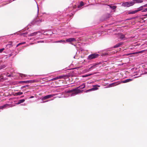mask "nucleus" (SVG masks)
Listing matches in <instances>:
<instances>
[{"instance_id":"79ce46f5","label":"nucleus","mask_w":147,"mask_h":147,"mask_svg":"<svg viewBox=\"0 0 147 147\" xmlns=\"http://www.w3.org/2000/svg\"><path fill=\"white\" fill-rule=\"evenodd\" d=\"M131 54H132V53H129V54H127V55H130Z\"/></svg>"},{"instance_id":"f03ea898","label":"nucleus","mask_w":147,"mask_h":147,"mask_svg":"<svg viewBox=\"0 0 147 147\" xmlns=\"http://www.w3.org/2000/svg\"><path fill=\"white\" fill-rule=\"evenodd\" d=\"M134 4V2L132 0V1H131L123 2L122 3V5L125 7H129L133 5Z\"/></svg>"},{"instance_id":"f3484780","label":"nucleus","mask_w":147,"mask_h":147,"mask_svg":"<svg viewBox=\"0 0 147 147\" xmlns=\"http://www.w3.org/2000/svg\"><path fill=\"white\" fill-rule=\"evenodd\" d=\"M145 50H142L141 51H138L137 52H134L132 53L133 54H136L138 53H141L144 52Z\"/></svg>"},{"instance_id":"f8f14e48","label":"nucleus","mask_w":147,"mask_h":147,"mask_svg":"<svg viewBox=\"0 0 147 147\" xmlns=\"http://www.w3.org/2000/svg\"><path fill=\"white\" fill-rule=\"evenodd\" d=\"M34 80H27V81H21L20 82L24 83L25 84H28L29 83H32L34 82Z\"/></svg>"},{"instance_id":"a18cd8bd","label":"nucleus","mask_w":147,"mask_h":147,"mask_svg":"<svg viewBox=\"0 0 147 147\" xmlns=\"http://www.w3.org/2000/svg\"><path fill=\"white\" fill-rule=\"evenodd\" d=\"M68 15H68V14H67V13H65V16H68Z\"/></svg>"},{"instance_id":"6ab92c4d","label":"nucleus","mask_w":147,"mask_h":147,"mask_svg":"<svg viewBox=\"0 0 147 147\" xmlns=\"http://www.w3.org/2000/svg\"><path fill=\"white\" fill-rule=\"evenodd\" d=\"M137 12V11L136 10L134 11L128 12V14H134L136 13Z\"/></svg>"},{"instance_id":"58836bf2","label":"nucleus","mask_w":147,"mask_h":147,"mask_svg":"<svg viewBox=\"0 0 147 147\" xmlns=\"http://www.w3.org/2000/svg\"><path fill=\"white\" fill-rule=\"evenodd\" d=\"M95 66V65H94L92 66L90 68H94V67Z\"/></svg>"},{"instance_id":"de8ad7c7","label":"nucleus","mask_w":147,"mask_h":147,"mask_svg":"<svg viewBox=\"0 0 147 147\" xmlns=\"http://www.w3.org/2000/svg\"><path fill=\"white\" fill-rule=\"evenodd\" d=\"M60 16V17H61V18H60V19H62L63 18H61V16Z\"/></svg>"},{"instance_id":"72a5a7b5","label":"nucleus","mask_w":147,"mask_h":147,"mask_svg":"<svg viewBox=\"0 0 147 147\" xmlns=\"http://www.w3.org/2000/svg\"><path fill=\"white\" fill-rule=\"evenodd\" d=\"M74 33H77V35H78L79 34V33H80V32H78V31L75 32Z\"/></svg>"},{"instance_id":"20e7f679","label":"nucleus","mask_w":147,"mask_h":147,"mask_svg":"<svg viewBox=\"0 0 147 147\" xmlns=\"http://www.w3.org/2000/svg\"><path fill=\"white\" fill-rule=\"evenodd\" d=\"M111 16V14L110 13H107L104 14L102 17V21L107 20Z\"/></svg>"},{"instance_id":"a211bd4d","label":"nucleus","mask_w":147,"mask_h":147,"mask_svg":"<svg viewBox=\"0 0 147 147\" xmlns=\"http://www.w3.org/2000/svg\"><path fill=\"white\" fill-rule=\"evenodd\" d=\"M66 41L64 40H58L57 41H56L55 42L56 43H65Z\"/></svg>"},{"instance_id":"2eb2a0df","label":"nucleus","mask_w":147,"mask_h":147,"mask_svg":"<svg viewBox=\"0 0 147 147\" xmlns=\"http://www.w3.org/2000/svg\"><path fill=\"white\" fill-rule=\"evenodd\" d=\"M84 5V2L81 1L79 5H78V8H81L82 6H83Z\"/></svg>"},{"instance_id":"3c124183","label":"nucleus","mask_w":147,"mask_h":147,"mask_svg":"<svg viewBox=\"0 0 147 147\" xmlns=\"http://www.w3.org/2000/svg\"><path fill=\"white\" fill-rule=\"evenodd\" d=\"M34 97L33 96H32L31 97H30V98H33Z\"/></svg>"},{"instance_id":"cd10ccee","label":"nucleus","mask_w":147,"mask_h":147,"mask_svg":"<svg viewBox=\"0 0 147 147\" xmlns=\"http://www.w3.org/2000/svg\"><path fill=\"white\" fill-rule=\"evenodd\" d=\"M108 55V53H103L102 54V56H106Z\"/></svg>"},{"instance_id":"09e8293b","label":"nucleus","mask_w":147,"mask_h":147,"mask_svg":"<svg viewBox=\"0 0 147 147\" xmlns=\"http://www.w3.org/2000/svg\"><path fill=\"white\" fill-rule=\"evenodd\" d=\"M57 14H54V15H55V16H57Z\"/></svg>"},{"instance_id":"4c0bfd02","label":"nucleus","mask_w":147,"mask_h":147,"mask_svg":"<svg viewBox=\"0 0 147 147\" xmlns=\"http://www.w3.org/2000/svg\"><path fill=\"white\" fill-rule=\"evenodd\" d=\"M13 55V54H12V53H11L10 54H9V56H8V57H10L12 55Z\"/></svg>"},{"instance_id":"e433bc0d","label":"nucleus","mask_w":147,"mask_h":147,"mask_svg":"<svg viewBox=\"0 0 147 147\" xmlns=\"http://www.w3.org/2000/svg\"><path fill=\"white\" fill-rule=\"evenodd\" d=\"M82 77H88V76H87V74L83 76Z\"/></svg>"},{"instance_id":"1a4fd4ad","label":"nucleus","mask_w":147,"mask_h":147,"mask_svg":"<svg viewBox=\"0 0 147 147\" xmlns=\"http://www.w3.org/2000/svg\"><path fill=\"white\" fill-rule=\"evenodd\" d=\"M63 76H59L57 77H56L54 78L51 79L50 81H54L59 79H61L63 78Z\"/></svg>"},{"instance_id":"393cba45","label":"nucleus","mask_w":147,"mask_h":147,"mask_svg":"<svg viewBox=\"0 0 147 147\" xmlns=\"http://www.w3.org/2000/svg\"><path fill=\"white\" fill-rule=\"evenodd\" d=\"M7 46L9 47H11L12 46V45H11V44H7Z\"/></svg>"},{"instance_id":"ddd939ff","label":"nucleus","mask_w":147,"mask_h":147,"mask_svg":"<svg viewBox=\"0 0 147 147\" xmlns=\"http://www.w3.org/2000/svg\"><path fill=\"white\" fill-rule=\"evenodd\" d=\"M119 84V83L117 82H115L111 84H110L109 85V86L110 87H112L114 86H116Z\"/></svg>"},{"instance_id":"423d86ee","label":"nucleus","mask_w":147,"mask_h":147,"mask_svg":"<svg viewBox=\"0 0 147 147\" xmlns=\"http://www.w3.org/2000/svg\"><path fill=\"white\" fill-rule=\"evenodd\" d=\"M76 39L74 38H71L67 39L66 40V42H70L71 44L73 45L71 42L73 41H76Z\"/></svg>"},{"instance_id":"4be33fe9","label":"nucleus","mask_w":147,"mask_h":147,"mask_svg":"<svg viewBox=\"0 0 147 147\" xmlns=\"http://www.w3.org/2000/svg\"><path fill=\"white\" fill-rule=\"evenodd\" d=\"M20 76L23 78L26 77L27 75L22 74H20Z\"/></svg>"},{"instance_id":"7ed1b4c3","label":"nucleus","mask_w":147,"mask_h":147,"mask_svg":"<svg viewBox=\"0 0 147 147\" xmlns=\"http://www.w3.org/2000/svg\"><path fill=\"white\" fill-rule=\"evenodd\" d=\"M99 55L96 53H94L89 55L88 57V60H91L93 59H95L98 57Z\"/></svg>"},{"instance_id":"ea45409f","label":"nucleus","mask_w":147,"mask_h":147,"mask_svg":"<svg viewBox=\"0 0 147 147\" xmlns=\"http://www.w3.org/2000/svg\"><path fill=\"white\" fill-rule=\"evenodd\" d=\"M43 34L44 35H46V34H48L47 33H46V32H44V33H43Z\"/></svg>"},{"instance_id":"a19ab883","label":"nucleus","mask_w":147,"mask_h":147,"mask_svg":"<svg viewBox=\"0 0 147 147\" xmlns=\"http://www.w3.org/2000/svg\"><path fill=\"white\" fill-rule=\"evenodd\" d=\"M144 7H147V3L146 4L144 5Z\"/></svg>"},{"instance_id":"bb28decb","label":"nucleus","mask_w":147,"mask_h":147,"mask_svg":"<svg viewBox=\"0 0 147 147\" xmlns=\"http://www.w3.org/2000/svg\"><path fill=\"white\" fill-rule=\"evenodd\" d=\"M3 106L4 108H5L6 107L8 106H9V105H8V104H6L3 105Z\"/></svg>"},{"instance_id":"f257e3e1","label":"nucleus","mask_w":147,"mask_h":147,"mask_svg":"<svg viewBox=\"0 0 147 147\" xmlns=\"http://www.w3.org/2000/svg\"><path fill=\"white\" fill-rule=\"evenodd\" d=\"M85 87L84 85H82L79 87L71 89V90H68L67 91H65V92H82L83 90H81L80 89L84 88Z\"/></svg>"},{"instance_id":"7c9ffc66","label":"nucleus","mask_w":147,"mask_h":147,"mask_svg":"<svg viewBox=\"0 0 147 147\" xmlns=\"http://www.w3.org/2000/svg\"><path fill=\"white\" fill-rule=\"evenodd\" d=\"M94 74H87V76H90L91 75H93Z\"/></svg>"},{"instance_id":"4468645a","label":"nucleus","mask_w":147,"mask_h":147,"mask_svg":"<svg viewBox=\"0 0 147 147\" xmlns=\"http://www.w3.org/2000/svg\"><path fill=\"white\" fill-rule=\"evenodd\" d=\"M134 4L136 3H141L143 2V0H132Z\"/></svg>"},{"instance_id":"0eeeda50","label":"nucleus","mask_w":147,"mask_h":147,"mask_svg":"<svg viewBox=\"0 0 147 147\" xmlns=\"http://www.w3.org/2000/svg\"><path fill=\"white\" fill-rule=\"evenodd\" d=\"M98 88L96 86H94L92 88L89 89L88 90L85 91L84 92H88L89 91H94L95 90L98 89Z\"/></svg>"},{"instance_id":"c756f323","label":"nucleus","mask_w":147,"mask_h":147,"mask_svg":"<svg viewBox=\"0 0 147 147\" xmlns=\"http://www.w3.org/2000/svg\"><path fill=\"white\" fill-rule=\"evenodd\" d=\"M27 34V33L26 32H25V33H23L21 34V35H23V36H25V35L26 34Z\"/></svg>"},{"instance_id":"39448f33","label":"nucleus","mask_w":147,"mask_h":147,"mask_svg":"<svg viewBox=\"0 0 147 147\" xmlns=\"http://www.w3.org/2000/svg\"><path fill=\"white\" fill-rule=\"evenodd\" d=\"M38 34V35L40 36L42 35V33L40 31H38V32H35L30 34H28V35L30 36H34L36 35L37 34Z\"/></svg>"},{"instance_id":"8fccbe9b","label":"nucleus","mask_w":147,"mask_h":147,"mask_svg":"<svg viewBox=\"0 0 147 147\" xmlns=\"http://www.w3.org/2000/svg\"><path fill=\"white\" fill-rule=\"evenodd\" d=\"M144 16H147V14H146V15H144Z\"/></svg>"},{"instance_id":"b1692460","label":"nucleus","mask_w":147,"mask_h":147,"mask_svg":"<svg viewBox=\"0 0 147 147\" xmlns=\"http://www.w3.org/2000/svg\"><path fill=\"white\" fill-rule=\"evenodd\" d=\"M5 65H3L0 66V70L3 69L5 67Z\"/></svg>"},{"instance_id":"473e14b6","label":"nucleus","mask_w":147,"mask_h":147,"mask_svg":"<svg viewBox=\"0 0 147 147\" xmlns=\"http://www.w3.org/2000/svg\"><path fill=\"white\" fill-rule=\"evenodd\" d=\"M147 11V10H146V9L145 8L144 9V10H143L142 11V12H146Z\"/></svg>"},{"instance_id":"6e6d98bb","label":"nucleus","mask_w":147,"mask_h":147,"mask_svg":"<svg viewBox=\"0 0 147 147\" xmlns=\"http://www.w3.org/2000/svg\"><path fill=\"white\" fill-rule=\"evenodd\" d=\"M16 34V33H14V34Z\"/></svg>"},{"instance_id":"c03bdc74","label":"nucleus","mask_w":147,"mask_h":147,"mask_svg":"<svg viewBox=\"0 0 147 147\" xmlns=\"http://www.w3.org/2000/svg\"><path fill=\"white\" fill-rule=\"evenodd\" d=\"M22 44H24L25 43V42H22Z\"/></svg>"},{"instance_id":"aec40b11","label":"nucleus","mask_w":147,"mask_h":147,"mask_svg":"<svg viewBox=\"0 0 147 147\" xmlns=\"http://www.w3.org/2000/svg\"><path fill=\"white\" fill-rule=\"evenodd\" d=\"M109 6L113 10L115 9L117 7L115 5H109Z\"/></svg>"},{"instance_id":"9b49d317","label":"nucleus","mask_w":147,"mask_h":147,"mask_svg":"<svg viewBox=\"0 0 147 147\" xmlns=\"http://www.w3.org/2000/svg\"><path fill=\"white\" fill-rule=\"evenodd\" d=\"M123 43L122 42H119V43H118L115 45L113 47L114 48L119 47H120L122 45H123Z\"/></svg>"},{"instance_id":"6e6552de","label":"nucleus","mask_w":147,"mask_h":147,"mask_svg":"<svg viewBox=\"0 0 147 147\" xmlns=\"http://www.w3.org/2000/svg\"><path fill=\"white\" fill-rule=\"evenodd\" d=\"M119 37L121 40H125V35L121 33H120L119 34Z\"/></svg>"},{"instance_id":"f704fd0d","label":"nucleus","mask_w":147,"mask_h":147,"mask_svg":"<svg viewBox=\"0 0 147 147\" xmlns=\"http://www.w3.org/2000/svg\"><path fill=\"white\" fill-rule=\"evenodd\" d=\"M22 42L21 43H19L17 45V47H18L20 45H22Z\"/></svg>"},{"instance_id":"dca6fc26","label":"nucleus","mask_w":147,"mask_h":147,"mask_svg":"<svg viewBox=\"0 0 147 147\" xmlns=\"http://www.w3.org/2000/svg\"><path fill=\"white\" fill-rule=\"evenodd\" d=\"M144 7V5L140 7H139L136 10L138 12L139 11L143 10V9H144L143 8Z\"/></svg>"},{"instance_id":"37998d69","label":"nucleus","mask_w":147,"mask_h":147,"mask_svg":"<svg viewBox=\"0 0 147 147\" xmlns=\"http://www.w3.org/2000/svg\"><path fill=\"white\" fill-rule=\"evenodd\" d=\"M37 8H38L37 12H38H38H39V9H38V6H37Z\"/></svg>"},{"instance_id":"49530a36","label":"nucleus","mask_w":147,"mask_h":147,"mask_svg":"<svg viewBox=\"0 0 147 147\" xmlns=\"http://www.w3.org/2000/svg\"><path fill=\"white\" fill-rule=\"evenodd\" d=\"M8 77H11V75L10 74L9 75H8Z\"/></svg>"},{"instance_id":"c85d7f7f","label":"nucleus","mask_w":147,"mask_h":147,"mask_svg":"<svg viewBox=\"0 0 147 147\" xmlns=\"http://www.w3.org/2000/svg\"><path fill=\"white\" fill-rule=\"evenodd\" d=\"M5 49L4 48H3L1 49H0V53H1L2 51L4 50Z\"/></svg>"},{"instance_id":"412c9836","label":"nucleus","mask_w":147,"mask_h":147,"mask_svg":"<svg viewBox=\"0 0 147 147\" xmlns=\"http://www.w3.org/2000/svg\"><path fill=\"white\" fill-rule=\"evenodd\" d=\"M25 101V100L23 99L19 100L18 102V104H20L22 103L23 102Z\"/></svg>"},{"instance_id":"5fc2aeb1","label":"nucleus","mask_w":147,"mask_h":147,"mask_svg":"<svg viewBox=\"0 0 147 147\" xmlns=\"http://www.w3.org/2000/svg\"><path fill=\"white\" fill-rule=\"evenodd\" d=\"M146 10H147V8H146Z\"/></svg>"},{"instance_id":"c9c22d12","label":"nucleus","mask_w":147,"mask_h":147,"mask_svg":"<svg viewBox=\"0 0 147 147\" xmlns=\"http://www.w3.org/2000/svg\"><path fill=\"white\" fill-rule=\"evenodd\" d=\"M3 108H4V107H3V106H0V109H2Z\"/></svg>"},{"instance_id":"864d4df0","label":"nucleus","mask_w":147,"mask_h":147,"mask_svg":"<svg viewBox=\"0 0 147 147\" xmlns=\"http://www.w3.org/2000/svg\"><path fill=\"white\" fill-rule=\"evenodd\" d=\"M13 35V34H11V35Z\"/></svg>"},{"instance_id":"603ef678","label":"nucleus","mask_w":147,"mask_h":147,"mask_svg":"<svg viewBox=\"0 0 147 147\" xmlns=\"http://www.w3.org/2000/svg\"><path fill=\"white\" fill-rule=\"evenodd\" d=\"M57 92H60V91H58V90H57Z\"/></svg>"},{"instance_id":"2f4dec72","label":"nucleus","mask_w":147,"mask_h":147,"mask_svg":"<svg viewBox=\"0 0 147 147\" xmlns=\"http://www.w3.org/2000/svg\"><path fill=\"white\" fill-rule=\"evenodd\" d=\"M43 42H44V41H43L42 40H40V41H37L38 43Z\"/></svg>"},{"instance_id":"9d476101","label":"nucleus","mask_w":147,"mask_h":147,"mask_svg":"<svg viewBox=\"0 0 147 147\" xmlns=\"http://www.w3.org/2000/svg\"><path fill=\"white\" fill-rule=\"evenodd\" d=\"M132 80H133L131 79H130V78L128 79L125 80H122L121 81V82L122 83H127V82H131V81H132Z\"/></svg>"},{"instance_id":"5701e85b","label":"nucleus","mask_w":147,"mask_h":147,"mask_svg":"<svg viewBox=\"0 0 147 147\" xmlns=\"http://www.w3.org/2000/svg\"><path fill=\"white\" fill-rule=\"evenodd\" d=\"M23 92H16L14 96H17L18 95H20L22 94Z\"/></svg>"},{"instance_id":"a878e982","label":"nucleus","mask_w":147,"mask_h":147,"mask_svg":"<svg viewBox=\"0 0 147 147\" xmlns=\"http://www.w3.org/2000/svg\"><path fill=\"white\" fill-rule=\"evenodd\" d=\"M134 49V47L133 46H130L129 47V49L131 50Z\"/></svg>"}]
</instances>
